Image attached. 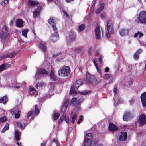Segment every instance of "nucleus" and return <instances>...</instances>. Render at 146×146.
Instances as JSON below:
<instances>
[{
  "instance_id": "f257e3e1",
  "label": "nucleus",
  "mask_w": 146,
  "mask_h": 146,
  "mask_svg": "<svg viewBox=\"0 0 146 146\" xmlns=\"http://www.w3.org/2000/svg\"><path fill=\"white\" fill-rule=\"evenodd\" d=\"M48 22L52 26L54 30L55 31L54 33L52 35V37L54 38L51 39V42H55L59 38V35L57 32L56 23L54 22L53 18L51 17L48 19Z\"/></svg>"
},
{
  "instance_id": "f03ea898",
  "label": "nucleus",
  "mask_w": 146,
  "mask_h": 146,
  "mask_svg": "<svg viewBox=\"0 0 146 146\" xmlns=\"http://www.w3.org/2000/svg\"><path fill=\"white\" fill-rule=\"evenodd\" d=\"M70 68L67 66H64L58 70V75L60 76H67L70 74Z\"/></svg>"
},
{
  "instance_id": "7ed1b4c3",
  "label": "nucleus",
  "mask_w": 146,
  "mask_h": 146,
  "mask_svg": "<svg viewBox=\"0 0 146 146\" xmlns=\"http://www.w3.org/2000/svg\"><path fill=\"white\" fill-rule=\"evenodd\" d=\"M137 19L136 20L138 23L146 24V12L141 11L139 14L137 15Z\"/></svg>"
},
{
  "instance_id": "20e7f679",
  "label": "nucleus",
  "mask_w": 146,
  "mask_h": 146,
  "mask_svg": "<svg viewBox=\"0 0 146 146\" xmlns=\"http://www.w3.org/2000/svg\"><path fill=\"white\" fill-rule=\"evenodd\" d=\"M92 136L91 133L87 134L84 141V146H90L92 141Z\"/></svg>"
},
{
  "instance_id": "39448f33",
  "label": "nucleus",
  "mask_w": 146,
  "mask_h": 146,
  "mask_svg": "<svg viewBox=\"0 0 146 146\" xmlns=\"http://www.w3.org/2000/svg\"><path fill=\"white\" fill-rule=\"evenodd\" d=\"M17 55L16 52L7 53H2L0 55V59H4L7 58H13Z\"/></svg>"
},
{
  "instance_id": "423d86ee",
  "label": "nucleus",
  "mask_w": 146,
  "mask_h": 146,
  "mask_svg": "<svg viewBox=\"0 0 146 146\" xmlns=\"http://www.w3.org/2000/svg\"><path fill=\"white\" fill-rule=\"evenodd\" d=\"M107 31L111 34L114 33V28L113 24L111 21L110 20L108 21L107 22Z\"/></svg>"
},
{
  "instance_id": "0eeeda50",
  "label": "nucleus",
  "mask_w": 146,
  "mask_h": 146,
  "mask_svg": "<svg viewBox=\"0 0 146 146\" xmlns=\"http://www.w3.org/2000/svg\"><path fill=\"white\" fill-rule=\"evenodd\" d=\"M133 115L129 111L125 112L123 116V120L125 121H127L133 117Z\"/></svg>"
},
{
  "instance_id": "6e6552de",
  "label": "nucleus",
  "mask_w": 146,
  "mask_h": 146,
  "mask_svg": "<svg viewBox=\"0 0 146 146\" xmlns=\"http://www.w3.org/2000/svg\"><path fill=\"white\" fill-rule=\"evenodd\" d=\"M139 122L140 126H142L146 123V116L144 114H141L139 119Z\"/></svg>"
},
{
  "instance_id": "1a4fd4ad",
  "label": "nucleus",
  "mask_w": 146,
  "mask_h": 146,
  "mask_svg": "<svg viewBox=\"0 0 146 146\" xmlns=\"http://www.w3.org/2000/svg\"><path fill=\"white\" fill-rule=\"evenodd\" d=\"M8 36V34L7 33H5L3 31L0 32V39L3 44L5 43Z\"/></svg>"
},
{
  "instance_id": "9d476101",
  "label": "nucleus",
  "mask_w": 146,
  "mask_h": 146,
  "mask_svg": "<svg viewBox=\"0 0 146 146\" xmlns=\"http://www.w3.org/2000/svg\"><path fill=\"white\" fill-rule=\"evenodd\" d=\"M96 37L97 39H100V38L101 31L99 26H97L95 29Z\"/></svg>"
},
{
  "instance_id": "9b49d317",
  "label": "nucleus",
  "mask_w": 146,
  "mask_h": 146,
  "mask_svg": "<svg viewBox=\"0 0 146 146\" xmlns=\"http://www.w3.org/2000/svg\"><path fill=\"white\" fill-rule=\"evenodd\" d=\"M140 98L143 106L144 107H145L146 106V92L142 94Z\"/></svg>"
},
{
  "instance_id": "f8f14e48",
  "label": "nucleus",
  "mask_w": 146,
  "mask_h": 146,
  "mask_svg": "<svg viewBox=\"0 0 146 146\" xmlns=\"http://www.w3.org/2000/svg\"><path fill=\"white\" fill-rule=\"evenodd\" d=\"M42 7L40 5H39L33 12V16L34 18L36 17L42 9Z\"/></svg>"
},
{
  "instance_id": "ddd939ff",
  "label": "nucleus",
  "mask_w": 146,
  "mask_h": 146,
  "mask_svg": "<svg viewBox=\"0 0 146 146\" xmlns=\"http://www.w3.org/2000/svg\"><path fill=\"white\" fill-rule=\"evenodd\" d=\"M38 45L39 47L44 52H46L47 51V47L46 46V44L45 42L43 43H40L38 44Z\"/></svg>"
},
{
  "instance_id": "4468645a",
  "label": "nucleus",
  "mask_w": 146,
  "mask_h": 146,
  "mask_svg": "<svg viewBox=\"0 0 146 146\" xmlns=\"http://www.w3.org/2000/svg\"><path fill=\"white\" fill-rule=\"evenodd\" d=\"M27 4L31 7L38 5L39 3L38 2L33 0H28L27 2Z\"/></svg>"
},
{
  "instance_id": "2eb2a0df",
  "label": "nucleus",
  "mask_w": 146,
  "mask_h": 146,
  "mask_svg": "<svg viewBox=\"0 0 146 146\" xmlns=\"http://www.w3.org/2000/svg\"><path fill=\"white\" fill-rule=\"evenodd\" d=\"M108 129L109 130L112 132H113L117 130L118 128L113 123H111L109 125Z\"/></svg>"
},
{
  "instance_id": "dca6fc26",
  "label": "nucleus",
  "mask_w": 146,
  "mask_h": 146,
  "mask_svg": "<svg viewBox=\"0 0 146 146\" xmlns=\"http://www.w3.org/2000/svg\"><path fill=\"white\" fill-rule=\"evenodd\" d=\"M23 21L21 19H18L16 21V25L17 27L21 28L22 27Z\"/></svg>"
},
{
  "instance_id": "f3484780",
  "label": "nucleus",
  "mask_w": 146,
  "mask_h": 146,
  "mask_svg": "<svg viewBox=\"0 0 146 146\" xmlns=\"http://www.w3.org/2000/svg\"><path fill=\"white\" fill-rule=\"evenodd\" d=\"M121 134L120 136L119 139L120 141H125L127 138V134L126 132H121Z\"/></svg>"
},
{
  "instance_id": "a211bd4d",
  "label": "nucleus",
  "mask_w": 146,
  "mask_h": 146,
  "mask_svg": "<svg viewBox=\"0 0 146 146\" xmlns=\"http://www.w3.org/2000/svg\"><path fill=\"white\" fill-rule=\"evenodd\" d=\"M142 52V50L141 49H139L133 55L134 59L137 60L139 58V54Z\"/></svg>"
},
{
  "instance_id": "6ab92c4d",
  "label": "nucleus",
  "mask_w": 146,
  "mask_h": 146,
  "mask_svg": "<svg viewBox=\"0 0 146 146\" xmlns=\"http://www.w3.org/2000/svg\"><path fill=\"white\" fill-rule=\"evenodd\" d=\"M104 6V3H101L100 7L97 9L95 11L96 14L99 13L103 9Z\"/></svg>"
},
{
  "instance_id": "aec40b11",
  "label": "nucleus",
  "mask_w": 146,
  "mask_h": 146,
  "mask_svg": "<svg viewBox=\"0 0 146 146\" xmlns=\"http://www.w3.org/2000/svg\"><path fill=\"white\" fill-rule=\"evenodd\" d=\"M11 66V64H1L0 66V72L7 69Z\"/></svg>"
},
{
  "instance_id": "412c9836",
  "label": "nucleus",
  "mask_w": 146,
  "mask_h": 146,
  "mask_svg": "<svg viewBox=\"0 0 146 146\" xmlns=\"http://www.w3.org/2000/svg\"><path fill=\"white\" fill-rule=\"evenodd\" d=\"M30 90H31L29 92V94L30 95L34 96L36 95L37 94V91L33 87H31Z\"/></svg>"
},
{
  "instance_id": "4be33fe9",
  "label": "nucleus",
  "mask_w": 146,
  "mask_h": 146,
  "mask_svg": "<svg viewBox=\"0 0 146 146\" xmlns=\"http://www.w3.org/2000/svg\"><path fill=\"white\" fill-rule=\"evenodd\" d=\"M69 102V101L68 99H67L65 102L64 101V105L62 109V111H65L66 110Z\"/></svg>"
},
{
  "instance_id": "5701e85b",
  "label": "nucleus",
  "mask_w": 146,
  "mask_h": 146,
  "mask_svg": "<svg viewBox=\"0 0 146 146\" xmlns=\"http://www.w3.org/2000/svg\"><path fill=\"white\" fill-rule=\"evenodd\" d=\"M69 38L70 41H72L75 39V36L74 32L71 31L70 32Z\"/></svg>"
},
{
  "instance_id": "b1692460",
  "label": "nucleus",
  "mask_w": 146,
  "mask_h": 146,
  "mask_svg": "<svg viewBox=\"0 0 146 146\" xmlns=\"http://www.w3.org/2000/svg\"><path fill=\"white\" fill-rule=\"evenodd\" d=\"M16 124L21 129H24L25 126L24 122L22 121L21 122H17Z\"/></svg>"
},
{
  "instance_id": "393cba45",
  "label": "nucleus",
  "mask_w": 146,
  "mask_h": 146,
  "mask_svg": "<svg viewBox=\"0 0 146 146\" xmlns=\"http://www.w3.org/2000/svg\"><path fill=\"white\" fill-rule=\"evenodd\" d=\"M50 76L51 79L54 81L56 80V78L54 72L53 70H52L50 74Z\"/></svg>"
},
{
  "instance_id": "a878e982",
  "label": "nucleus",
  "mask_w": 146,
  "mask_h": 146,
  "mask_svg": "<svg viewBox=\"0 0 146 146\" xmlns=\"http://www.w3.org/2000/svg\"><path fill=\"white\" fill-rule=\"evenodd\" d=\"M15 139L16 141H19L20 139L19 132L18 131L16 130L15 132Z\"/></svg>"
},
{
  "instance_id": "bb28decb",
  "label": "nucleus",
  "mask_w": 146,
  "mask_h": 146,
  "mask_svg": "<svg viewBox=\"0 0 146 146\" xmlns=\"http://www.w3.org/2000/svg\"><path fill=\"white\" fill-rule=\"evenodd\" d=\"M83 81L81 80H77L75 83V87L76 88H79L82 84Z\"/></svg>"
},
{
  "instance_id": "cd10ccee",
  "label": "nucleus",
  "mask_w": 146,
  "mask_h": 146,
  "mask_svg": "<svg viewBox=\"0 0 146 146\" xmlns=\"http://www.w3.org/2000/svg\"><path fill=\"white\" fill-rule=\"evenodd\" d=\"M7 101V96H5L0 99V103L5 104Z\"/></svg>"
},
{
  "instance_id": "c85d7f7f",
  "label": "nucleus",
  "mask_w": 146,
  "mask_h": 146,
  "mask_svg": "<svg viewBox=\"0 0 146 146\" xmlns=\"http://www.w3.org/2000/svg\"><path fill=\"white\" fill-rule=\"evenodd\" d=\"M29 31V30L28 29H25L23 30L22 31V35L26 38L27 37V34Z\"/></svg>"
},
{
  "instance_id": "c756f323",
  "label": "nucleus",
  "mask_w": 146,
  "mask_h": 146,
  "mask_svg": "<svg viewBox=\"0 0 146 146\" xmlns=\"http://www.w3.org/2000/svg\"><path fill=\"white\" fill-rule=\"evenodd\" d=\"M91 92L89 90H85L82 92L78 91L79 93L82 95H85L89 94L91 93Z\"/></svg>"
},
{
  "instance_id": "7c9ffc66",
  "label": "nucleus",
  "mask_w": 146,
  "mask_h": 146,
  "mask_svg": "<svg viewBox=\"0 0 146 146\" xmlns=\"http://www.w3.org/2000/svg\"><path fill=\"white\" fill-rule=\"evenodd\" d=\"M85 26L83 24L79 25L77 29V30L79 32H80L82 30L84 29Z\"/></svg>"
},
{
  "instance_id": "2f4dec72",
  "label": "nucleus",
  "mask_w": 146,
  "mask_h": 146,
  "mask_svg": "<svg viewBox=\"0 0 146 146\" xmlns=\"http://www.w3.org/2000/svg\"><path fill=\"white\" fill-rule=\"evenodd\" d=\"M126 31L127 32L128 31V30L127 29H125L124 28H122L119 30V33L121 36H123L124 35Z\"/></svg>"
},
{
  "instance_id": "473e14b6",
  "label": "nucleus",
  "mask_w": 146,
  "mask_h": 146,
  "mask_svg": "<svg viewBox=\"0 0 146 146\" xmlns=\"http://www.w3.org/2000/svg\"><path fill=\"white\" fill-rule=\"evenodd\" d=\"M143 34L141 32L138 31L137 33H135L134 35L135 37H137L139 36V38L142 37L143 36Z\"/></svg>"
},
{
  "instance_id": "72a5a7b5",
  "label": "nucleus",
  "mask_w": 146,
  "mask_h": 146,
  "mask_svg": "<svg viewBox=\"0 0 146 146\" xmlns=\"http://www.w3.org/2000/svg\"><path fill=\"white\" fill-rule=\"evenodd\" d=\"M38 72L40 74L44 75H46L48 74L47 72L43 69L40 70L38 71Z\"/></svg>"
},
{
  "instance_id": "f704fd0d",
  "label": "nucleus",
  "mask_w": 146,
  "mask_h": 146,
  "mask_svg": "<svg viewBox=\"0 0 146 146\" xmlns=\"http://www.w3.org/2000/svg\"><path fill=\"white\" fill-rule=\"evenodd\" d=\"M98 140L95 139L94 141V144L92 146H103L102 144H98Z\"/></svg>"
},
{
  "instance_id": "c9c22d12",
  "label": "nucleus",
  "mask_w": 146,
  "mask_h": 146,
  "mask_svg": "<svg viewBox=\"0 0 146 146\" xmlns=\"http://www.w3.org/2000/svg\"><path fill=\"white\" fill-rule=\"evenodd\" d=\"M66 116V114L63 113V115L62 116L59 120L58 123L59 124H60L61 122L65 119V117Z\"/></svg>"
},
{
  "instance_id": "e433bc0d",
  "label": "nucleus",
  "mask_w": 146,
  "mask_h": 146,
  "mask_svg": "<svg viewBox=\"0 0 146 146\" xmlns=\"http://www.w3.org/2000/svg\"><path fill=\"white\" fill-rule=\"evenodd\" d=\"M9 128V124H7L4 127V128L2 129L1 131V132L2 133L4 132L6 130L8 129Z\"/></svg>"
},
{
  "instance_id": "4c0bfd02",
  "label": "nucleus",
  "mask_w": 146,
  "mask_h": 146,
  "mask_svg": "<svg viewBox=\"0 0 146 146\" xmlns=\"http://www.w3.org/2000/svg\"><path fill=\"white\" fill-rule=\"evenodd\" d=\"M35 113L36 115H38L39 113V110L38 108V106L36 105H35Z\"/></svg>"
},
{
  "instance_id": "58836bf2",
  "label": "nucleus",
  "mask_w": 146,
  "mask_h": 146,
  "mask_svg": "<svg viewBox=\"0 0 146 146\" xmlns=\"http://www.w3.org/2000/svg\"><path fill=\"white\" fill-rule=\"evenodd\" d=\"M7 120V119L5 117H0V122H4L6 121Z\"/></svg>"
},
{
  "instance_id": "ea45409f",
  "label": "nucleus",
  "mask_w": 146,
  "mask_h": 146,
  "mask_svg": "<svg viewBox=\"0 0 146 146\" xmlns=\"http://www.w3.org/2000/svg\"><path fill=\"white\" fill-rule=\"evenodd\" d=\"M77 114L76 113H75L72 117L71 121V122L72 123H74L75 121L77 118Z\"/></svg>"
},
{
  "instance_id": "a19ab883",
  "label": "nucleus",
  "mask_w": 146,
  "mask_h": 146,
  "mask_svg": "<svg viewBox=\"0 0 146 146\" xmlns=\"http://www.w3.org/2000/svg\"><path fill=\"white\" fill-rule=\"evenodd\" d=\"M59 116L60 114L58 113H56L54 114L53 116L54 120H55L59 118Z\"/></svg>"
},
{
  "instance_id": "79ce46f5",
  "label": "nucleus",
  "mask_w": 146,
  "mask_h": 146,
  "mask_svg": "<svg viewBox=\"0 0 146 146\" xmlns=\"http://www.w3.org/2000/svg\"><path fill=\"white\" fill-rule=\"evenodd\" d=\"M110 76L109 74H106L104 75L103 77L105 79H108L110 78Z\"/></svg>"
},
{
  "instance_id": "37998d69",
  "label": "nucleus",
  "mask_w": 146,
  "mask_h": 146,
  "mask_svg": "<svg viewBox=\"0 0 146 146\" xmlns=\"http://www.w3.org/2000/svg\"><path fill=\"white\" fill-rule=\"evenodd\" d=\"M76 92L74 88H72L70 92V94H75Z\"/></svg>"
},
{
  "instance_id": "c03bdc74",
  "label": "nucleus",
  "mask_w": 146,
  "mask_h": 146,
  "mask_svg": "<svg viewBox=\"0 0 146 146\" xmlns=\"http://www.w3.org/2000/svg\"><path fill=\"white\" fill-rule=\"evenodd\" d=\"M63 13L64 14L65 16L67 18L69 19L70 18V16H69V14H68L66 12V11L64 10H63Z\"/></svg>"
},
{
  "instance_id": "a18cd8bd",
  "label": "nucleus",
  "mask_w": 146,
  "mask_h": 146,
  "mask_svg": "<svg viewBox=\"0 0 146 146\" xmlns=\"http://www.w3.org/2000/svg\"><path fill=\"white\" fill-rule=\"evenodd\" d=\"M95 65L96 67V68L97 69V71L98 72L100 73L101 72V70H100V68H99V66H98V64H95Z\"/></svg>"
},
{
  "instance_id": "49530a36",
  "label": "nucleus",
  "mask_w": 146,
  "mask_h": 146,
  "mask_svg": "<svg viewBox=\"0 0 146 146\" xmlns=\"http://www.w3.org/2000/svg\"><path fill=\"white\" fill-rule=\"evenodd\" d=\"M9 1V0H6L4 1L2 3V5L3 6H5L6 4L7 3V2Z\"/></svg>"
},
{
  "instance_id": "de8ad7c7",
  "label": "nucleus",
  "mask_w": 146,
  "mask_h": 146,
  "mask_svg": "<svg viewBox=\"0 0 146 146\" xmlns=\"http://www.w3.org/2000/svg\"><path fill=\"white\" fill-rule=\"evenodd\" d=\"M65 120L67 123H69V117L68 116H65Z\"/></svg>"
},
{
  "instance_id": "09e8293b",
  "label": "nucleus",
  "mask_w": 146,
  "mask_h": 146,
  "mask_svg": "<svg viewBox=\"0 0 146 146\" xmlns=\"http://www.w3.org/2000/svg\"><path fill=\"white\" fill-rule=\"evenodd\" d=\"M32 113L31 111H30L28 112L27 115V117L28 118L29 117L32 115Z\"/></svg>"
},
{
  "instance_id": "8fccbe9b",
  "label": "nucleus",
  "mask_w": 146,
  "mask_h": 146,
  "mask_svg": "<svg viewBox=\"0 0 146 146\" xmlns=\"http://www.w3.org/2000/svg\"><path fill=\"white\" fill-rule=\"evenodd\" d=\"M20 116V114L19 113H15V118H19Z\"/></svg>"
},
{
  "instance_id": "3c124183",
  "label": "nucleus",
  "mask_w": 146,
  "mask_h": 146,
  "mask_svg": "<svg viewBox=\"0 0 146 146\" xmlns=\"http://www.w3.org/2000/svg\"><path fill=\"white\" fill-rule=\"evenodd\" d=\"M82 49V48L81 47L78 48L75 50V52H79Z\"/></svg>"
},
{
  "instance_id": "603ef678",
  "label": "nucleus",
  "mask_w": 146,
  "mask_h": 146,
  "mask_svg": "<svg viewBox=\"0 0 146 146\" xmlns=\"http://www.w3.org/2000/svg\"><path fill=\"white\" fill-rule=\"evenodd\" d=\"M134 102V100L133 99H131L129 101L131 105L133 104Z\"/></svg>"
},
{
  "instance_id": "864d4df0",
  "label": "nucleus",
  "mask_w": 146,
  "mask_h": 146,
  "mask_svg": "<svg viewBox=\"0 0 146 146\" xmlns=\"http://www.w3.org/2000/svg\"><path fill=\"white\" fill-rule=\"evenodd\" d=\"M117 91V89L116 88H114L113 90V92L114 93V94L115 95L116 94Z\"/></svg>"
},
{
  "instance_id": "5fc2aeb1",
  "label": "nucleus",
  "mask_w": 146,
  "mask_h": 146,
  "mask_svg": "<svg viewBox=\"0 0 146 146\" xmlns=\"http://www.w3.org/2000/svg\"><path fill=\"white\" fill-rule=\"evenodd\" d=\"M110 33L108 32H107L106 33V35L107 37L109 38L110 37Z\"/></svg>"
},
{
  "instance_id": "6e6d98bb",
  "label": "nucleus",
  "mask_w": 146,
  "mask_h": 146,
  "mask_svg": "<svg viewBox=\"0 0 146 146\" xmlns=\"http://www.w3.org/2000/svg\"><path fill=\"white\" fill-rule=\"evenodd\" d=\"M3 29L5 31H7L8 30V28L5 25L3 27Z\"/></svg>"
},
{
  "instance_id": "4d7b16f0",
  "label": "nucleus",
  "mask_w": 146,
  "mask_h": 146,
  "mask_svg": "<svg viewBox=\"0 0 146 146\" xmlns=\"http://www.w3.org/2000/svg\"><path fill=\"white\" fill-rule=\"evenodd\" d=\"M77 100V98H73L72 100V102L74 103Z\"/></svg>"
},
{
  "instance_id": "13d9d810",
  "label": "nucleus",
  "mask_w": 146,
  "mask_h": 146,
  "mask_svg": "<svg viewBox=\"0 0 146 146\" xmlns=\"http://www.w3.org/2000/svg\"><path fill=\"white\" fill-rule=\"evenodd\" d=\"M102 57L101 56H100L98 58L99 61L100 62V63H102Z\"/></svg>"
},
{
  "instance_id": "bf43d9fd",
  "label": "nucleus",
  "mask_w": 146,
  "mask_h": 146,
  "mask_svg": "<svg viewBox=\"0 0 146 146\" xmlns=\"http://www.w3.org/2000/svg\"><path fill=\"white\" fill-rule=\"evenodd\" d=\"M82 119L81 118H80L78 121L77 122V123L78 124L80 123L81 121H82Z\"/></svg>"
},
{
  "instance_id": "052dcab7",
  "label": "nucleus",
  "mask_w": 146,
  "mask_h": 146,
  "mask_svg": "<svg viewBox=\"0 0 146 146\" xmlns=\"http://www.w3.org/2000/svg\"><path fill=\"white\" fill-rule=\"evenodd\" d=\"M109 70V68L108 67H106L105 68V71L106 72H108Z\"/></svg>"
},
{
  "instance_id": "680f3d73",
  "label": "nucleus",
  "mask_w": 146,
  "mask_h": 146,
  "mask_svg": "<svg viewBox=\"0 0 146 146\" xmlns=\"http://www.w3.org/2000/svg\"><path fill=\"white\" fill-rule=\"evenodd\" d=\"M91 48H89V49H88V54L89 55H91Z\"/></svg>"
},
{
  "instance_id": "e2e57ef3",
  "label": "nucleus",
  "mask_w": 146,
  "mask_h": 146,
  "mask_svg": "<svg viewBox=\"0 0 146 146\" xmlns=\"http://www.w3.org/2000/svg\"><path fill=\"white\" fill-rule=\"evenodd\" d=\"M60 54H60H58V53H57L56 54H53V56H58Z\"/></svg>"
},
{
  "instance_id": "0e129e2a",
  "label": "nucleus",
  "mask_w": 146,
  "mask_h": 146,
  "mask_svg": "<svg viewBox=\"0 0 146 146\" xmlns=\"http://www.w3.org/2000/svg\"><path fill=\"white\" fill-rule=\"evenodd\" d=\"M74 0H65V1L66 2L69 3L71 1H72Z\"/></svg>"
},
{
  "instance_id": "69168bd1",
  "label": "nucleus",
  "mask_w": 146,
  "mask_h": 146,
  "mask_svg": "<svg viewBox=\"0 0 146 146\" xmlns=\"http://www.w3.org/2000/svg\"><path fill=\"white\" fill-rule=\"evenodd\" d=\"M83 100V98H81L78 100V102H81Z\"/></svg>"
},
{
  "instance_id": "338daca9",
  "label": "nucleus",
  "mask_w": 146,
  "mask_h": 146,
  "mask_svg": "<svg viewBox=\"0 0 146 146\" xmlns=\"http://www.w3.org/2000/svg\"><path fill=\"white\" fill-rule=\"evenodd\" d=\"M141 146H146V142H143Z\"/></svg>"
},
{
  "instance_id": "774afa93",
  "label": "nucleus",
  "mask_w": 146,
  "mask_h": 146,
  "mask_svg": "<svg viewBox=\"0 0 146 146\" xmlns=\"http://www.w3.org/2000/svg\"><path fill=\"white\" fill-rule=\"evenodd\" d=\"M13 21H10V25L11 26H12L13 25Z\"/></svg>"
}]
</instances>
